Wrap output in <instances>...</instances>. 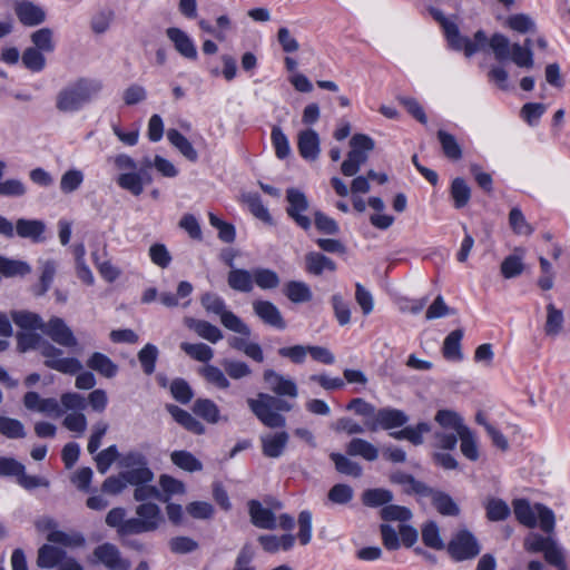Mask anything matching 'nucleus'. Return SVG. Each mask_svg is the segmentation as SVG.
<instances>
[{
    "label": "nucleus",
    "instance_id": "nucleus-34",
    "mask_svg": "<svg viewBox=\"0 0 570 570\" xmlns=\"http://www.w3.org/2000/svg\"><path fill=\"white\" fill-rule=\"evenodd\" d=\"M459 441L463 456L470 461H478L480 458L478 438L469 426L459 435Z\"/></svg>",
    "mask_w": 570,
    "mask_h": 570
},
{
    "label": "nucleus",
    "instance_id": "nucleus-41",
    "mask_svg": "<svg viewBox=\"0 0 570 570\" xmlns=\"http://www.w3.org/2000/svg\"><path fill=\"white\" fill-rule=\"evenodd\" d=\"M180 348L193 360L198 362H209L214 357V351L210 346L204 343H187L183 342Z\"/></svg>",
    "mask_w": 570,
    "mask_h": 570
},
{
    "label": "nucleus",
    "instance_id": "nucleus-3",
    "mask_svg": "<svg viewBox=\"0 0 570 570\" xmlns=\"http://www.w3.org/2000/svg\"><path fill=\"white\" fill-rule=\"evenodd\" d=\"M434 421L438 430L433 432V446L440 450L451 451L456 448L459 435L468 428L463 417L453 410H439Z\"/></svg>",
    "mask_w": 570,
    "mask_h": 570
},
{
    "label": "nucleus",
    "instance_id": "nucleus-56",
    "mask_svg": "<svg viewBox=\"0 0 570 570\" xmlns=\"http://www.w3.org/2000/svg\"><path fill=\"white\" fill-rule=\"evenodd\" d=\"M31 267L22 261L9 259L0 256V272L4 276H23L30 273Z\"/></svg>",
    "mask_w": 570,
    "mask_h": 570
},
{
    "label": "nucleus",
    "instance_id": "nucleus-25",
    "mask_svg": "<svg viewBox=\"0 0 570 570\" xmlns=\"http://www.w3.org/2000/svg\"><path fill=\"white\" fill-rule=\"evenodd\" d=\"M346 453L351 456H361L366 461H375L379 458V449L368 441L354 438L346 445Z\"/></svg>",
    "mask_w": 570,
    "mask_h": 570
},
{
    "label": "nucleus",
    "instance_id": "nucleus-18",
    "mask_svg": "<svg viewBox=\"0 0 570 570\" xmlns=\"http://www.w3.org/2000/svg\"><path fill=\"white\" fill-rule=\"evenodd\" d=\"M248 510L252 523L266 530H274L277 527V519L272 510L264 508L257 500L248 502Z\"/></svg>",
    "mask_w": 570,
    "mask_h": 570
},
{
    "label": "nucleus",
    "instance_id": "nucleus-8",
    "mask_svg": "<svg viewBox=\"0 0 570 570\" xmlns=\"http://www.w3.org/2000/svg\"><path fill=\"white\" fill-rule=\"evenodd\" d=\"M40 354L45 357V365L63 374H76L82 370L78 358L63 357V352L50 343L39 346Z\"/></svg>",
    "mask_w": 570,
    "mask_h": 570
},
{
    "label": "nucleus",
    "instance_id": "nucleus-39",
    "mask_svg": "<svg viewBox=\"0 0 570 570\" xmlns=\"http://www.w3.org/2000/svg\"><path fill=\"white\" fill-rule=\"evenodd\" d=\"M511 47L510 40L502 33L497 32L489 40V48L499 61L511 59Z\"/></svg>",
    "mask_w": 570,
    "mask_h": 570
},
{
    "label": "nucleus",
    "instance_id": "nucleus-26",
    "mask_svg": "<svg viewBox=\"0 0 570 570\" xmlns=\"http://www.w3.org/2000/svg\"><path fill=\"white\" fill-rule=\"evenodd\" d=\"M391 482L403 487L404 492L415 493L419 495H430L431 488L425 483L415 480L411 474L404 472H395L391 475Z\"/></svg>",
    "mask_w": 570,
    "mask_h": 570
},
{
    "label": "nucleus",
    "instance_id": "nucleus-51",
    "mask_svg": "<svg viewBox=\"0 0 570 570\" xmlns=\"http://www.w3.org/2000/svg\"><path fill=\"white\" fill-rule=\"evenodd\" d=\"M122 478L127 484L139 485L142 483H150L154 480V473L147 465L138 466L122 472Z\"/></svg>",
    "mask_w": 570,
    "mask_h": 570
},
{
    "label": "nucleus",
    "instance_id": "nucleus-38",
    "mask_svg": "<svg viewBox=\"0 0 570 570\" xmlns=\"http://www.w3.org/2000/svg\"><path fill=\"white\" fill-rule=\"evenodd\" d=\"M563 313L557 308L554 304L547 305V320L544 324V333L548 336H557L563 328Z\"/></svg>",
    "mask_w": 570,
    "mask_h": 570
},
{
    "label": "nucleus",
    "instance_id": "nucleus-15",
    "mask_svg": "<svg viewBox=\"0 0 570 570\" xmlns=\"http://www.w3.org/2000/svg\"><path fill=\"white\" fill-rule=\"evenodd\" d=\"M13 8L19 21L23 26L35 27L46 20L45 10L31 1H16Z\"/></svg>",
    "mask_w": 570,
    "mask_h": 570
},
{
    "label": "nucleus",
    "instance_id": "nucleus-17",
    "mask_svg": "<svg viewBox=\"0 0 570 570\" xmlns=\"http://www.w3.org/2000/svg\"><path fill=\"white\" fill-rule=\"evenodd\" d=\"M166 36L173 42L177 52L184 58L196 60L197 49L190 37L179 28L170 27L166 30Z\"/></svg>",
    "mask_w": 570,
    "mask_h": 570
},
{
    "label": "nucleus",
    "instance_id": "nucleus-22",
    "mask_svg": "<svg viewBox=\"0 0 570 570\" xmlns=\"http://www.w3.org/2000/svg\"><path fill=\"white\" fill-rule=\"evenodd\" d=\"M46 225L42 220L20 218L16 223V233L22 238H29L33 243H40L43 238Z\"/></svg>",
    "mask_w": 570,
    "mask_h": 570
},
{
    "label": "nucleus",
    "instance_id": "nucleus-29",
    "mask_svg": "<svg viewBox=\"0 0 570 570\" xmlns=\"http://www.w3.org/2000/svg\"><path fill=\"white\" fill-rule=\"evenodd\" d=\"M167 139L186 159L193 163L197 161L198 153L191 142L177 129H168Z\"/></svg>",
    "mask_w": 570,
    "mask_h": 570
},
{
    "label": "nucleus",
    "instance_id": "nucleus-64",
    "mask_svg": "<svg viewBox=\"0 0 570 570\" xmlns=\"http://www.w3.org/2000/svg\"><path fill=\"white\" fill-rule=\"evenodd\" d=\"M487 517L491 521H501L509 517L510 508L500 499H491L487 503Z\"/></svg>",
    "mask_w": 570,
    "mask_h": 570
},
{
    "label": "nucleus",
    "instance_id": "nucleus-7",
    "mask_svg": "<svg viewBox=\"0 0 570 570\" xmlns=\"http://www.w3.org/2000/svg\"><path fill=\"white\" fill-rule=\"evenodd\" d=\"M136 518H130L126 527L134 534L147 533L157 530L163 522L160 508L156 503L146 502L136 508Z\"/></svg>",
    "mask_w": 570,
    "mask_h": 570
},
{
    "label": "nucleus",
    "instance_id": "nucleus-4",
    "mask_svg": "<svg viewBox=\"0 0 570 570\" xmlns=\"http://www.w3.org/2000/svg\"><path fill=\"white\" fill-rule=\"evenodd\" d=\"M513 512L517 520L528 528H535L539 524L540 529L548 534L554 531V512L544 504L531 505L527 500L518 499L513 501Z\"/></svg>",
    "mask_w": 570,
    "mask_h": 570
},
{
    "label": "nucleus",
    "instance_id": "nucleus-49",
    "mask_svg": "<svg viewBox=\"0 0 570 570\" xmlns=\"http://www.w3.org/2000/svg\"><path fill=\"white\" fill-rule=\"evenodd\" d=\"M393 500V494L386 489H370L363 492L362 501L366 507L376 508L387 504Z\"/></svg>",
    "mask_w": 570,
    "mask_h": 570
},
{
    "label": "nucleus",
    "instance_id": "nucleus-23",
    "mask_svg": "<svg viewBox=\"0 0 570 570\" xmlns=\"http://www.w3.org/2000/svg\"><path fill=\"white\" fill-rule=\"evenodd\" d=\"M166 409L170 413L173 419L187 431L197 435H202L205 433L206 429L204 424L199 422L195 416H193L189 412L174 404L167 405Z\"/></svg>",
    "mask_w": 570,
    "mask_h": 570
},
{
    "label": "nucleus",
    "instance_id": "nucleus-50",
    "mask_svg": "<svg viewBox=\"0 0 570 570\" xmlns=\"http://www.w3.org/2000/svg\"><path fill=\"white\" fill-rule=\"evenodd\" d=\"M438 138L442 146V150L448 158L453 159V160L461 159L462 149L453 135H451L444 130H439Z\"/></svg>",
    "mask_w": 570,
    "mask_h": 570
},
{
    "label": "nucleus",
    "instance_id": "nucleus-2",
    "mask_svg": "<svg viewBox=\"0 0 570 570\" xmlns=\"http://www.w3.org/2000/svg\"><path fill=\"white\" fill-rule=\"evenodd\" d=\"M253 414L267 428L278 429L286 425V419L279 411L289 412L293 405L268 393H258L256 399H247Z\"/></svg>",
    "mask_w": 570,
    "mask_h": 570
},
{
    "label": "nucleus",
    "instance_id": "nucleus-24",
    "mask_svg": "<svg viewBox=\"0 0 570 570\" xmlns=\"http://www.w3.org/2000/svg\"><path fill=\"white\" fill-rule=\"evenodd\" d=\"M305 269L312 275L320 276L325 271H336V264L333 259L321 253L311 252L305 255Z\"/></svg>",
    "mask_w": 570,
    "mask_h": 570
},
{
    "label": "nucleus",
    "instance_id": "nucleus-55",
    "mask_svg": "<svg viewBox=\"0 0 570 570\" xmlns=\"http://www.w3.org/2000/svg\"><path fill=\"white\" fill-rule=\"evenodd\" d=\"M21 60L23 66L33 72L41 71L46 66L43 52L32 47H29L23 51Z\"/></svg>",
    "mask_w": 570,
    "mask_h": 570
},
{
    "label": "nucleus",
    "instance_id": "nucleus-63",
    "mask_svg": "<svg viewBox=\"0 0 570 570\" xmlns=\"http://www.w3.org/2000/svg\"><path fill=\"white\" fill-rule=\"evenodd\" d=\"M118 458L120 459V455L116 445L100 451L95 458L97 470L102 474L106 473Z\"/></svg>",
    "mask_w": 570,
    "mask_h": 570
},
{
    "label": "nucleus",
    "instance_id": "nucleus-44",
    "mask_svg": "<svg viewBox=\"0 0 570 570\" xmlns=\"http://www.w3.org/2000/svg\"><path fill=\"white\" fill-rule=\"evenodd\" d=\"M423 543L434 550H443L445 544L440 535V529L434 521H430L422 527Z\"/></svg>",
    "mask_w": 570,
    "mask_h": 570
},
{
    "label": "nucleus",
    "instance_id": "nucleus-9",
    "mask_svg": "<svg viewBox=\"0 0 570 570\" xmlns=\"http://www.w3.org/2000/svg\"><path fill=\"white\" fill-rule=\"evenodd\" d=\"M481 551L476 538L468 530L455 533L448 544V552L455 561L471 560Z\"/></svg>",
    "mask_w": 570,
    "mask_h": 570
},
{
    "label": "nucleus",
    "instance_id": "nucleus-30",
    "mask_svg": "<svg viewBox=\"0 0 570 570\" xmlns=\"http://www.w3.org/2000/svg\"><path fill=\"white\" fill-rule=\"evenodd\" d=\"M193 412L209 424H216L222 420L218 406L209 399H197Z\"/></svg>",
    "mask_w": 570,
    "mask_h": 570
},
{
    "label": "nucleus",
    "instance_id": "nucleus-1",
    "mask_svg": "<svg viewBox=\"0 0 570 570\" xmlns=\"http://www.w3.org/2000/svg\"><path fill=\"white\" fill-rule=\"evenodd\" d=\"M104 83L95 78H79L63 87L56 96V108L63 114H72L96 99Z\"/></svg>",
    "mask_w": 570,
    "mask_h": 570
},
{
    "label": "nucleus",
    "instance_id": "nucleus-13",
    "mask_svg": "<svg viewBox=\"0 0 570 570\" xmlns=\"http://www.w3.org/2000/svg\"><path fill=\"white\" fill-rule=\"evenodd\" d=\"M42 332L61 346L75 347L78 344L72 331L59 317H52L43 324Z\"/></svg>",
    "mask_w": 570,
    "mask_h": 570
},
{
    "label": "nucleus",
    "instance_id": "nucleus-42",
    "mask_svg": "<svg viewBox=\"0 0 570 570\" xmlns=\"http://www.w3.org/2000/svg\"><path fill=\"white\" fill-rule=\"evenodd\" d=\"M243 202L248 206L250 213L264 223L272 224L268 209L264 206L257 194L248 193L243 195Z\"/></svg>",
    "mask_w": 570,
    "mask_h": 570
},
{
    "label": "nucleus",
    "instance_id": "nucleus-54",
    "mask_svg": "<svg viewBox=\"0 0 570 570\" xmlns=\"http://www.w3.org/2000/svg\"><path fill=\"white\" fill-rule=\"evenodd\" d=\"M509 224L512 230L518 235L530 236L533 227L527 222L520 208L513 207L509 213Z\"/></svg>",
    "mask_w": 570,
    "mask_h": 570
},
{
    "label": "nucleus",
    "instance_id": "nucleus-59",
    "mask_svg": "<svg viewBox=\"0 0 570 570\" xmlns=\"http://www.w3.org/2000/svg\"><path fill=\"white\" fill-rule=\"evenodd\" d=\"M489 40L485 32L483 30H478L474 33V39L470 40L465 37L464 43L462 45V49L466 57H471L476 51H484L489 48Z\"/></svg>",
    "mask_w": 570,
    "mask_h": 570
},
{
    "label": "nucleus",
    "instance_id": "nucleus-6",
    "mask_svg": "<svg viewBox=\"0 0 570 570\" xmlns=\"http://www.w3.org/2000/svg\"><path fill=\"white\" fill-rule=\"evenodd\" d=\"M351 150L341 165V171L346 177L355 176L368 159V154L374 149V140L363 134L354 135L350 140Z\"/></svg>",
    "mask_w": 570,
    "mask_h": 570
},
{
    "label": "nucleus",
    "instance_id": "nucleus-48",
    "mask_svg": "<svg viewBox=\"0 0 570 570\" xmlns=\"http://www.w3.org/2000/svg\"><path fill=\"white\" fill-rule=\"evenodd\" d=\"M125 517L126 510L124 508H114L106 515V523L111 528H116L119 537L134 534V532L126 530L129 519L126 520Z\"/></svg>",
    "mask_w": 570,
    "mask_h": 570
},
{
    "label": "nucleus",
    "instance_id": "nucleus-28",
    "mask_svg": "<svg viewBox=\"0 0 570 570\" xmlns=\"http://www.w3.org/2000/svg\"><path fill=\"white\" fill-rule=\"evenodd\" d=\"M462 337V330H454L445 337L442 346V354L446 360L453 362H460L463 360V354L461 351Z\"/></svg>",
    "mask_w": 570,
    "mask_h": 570
},
{
    "label": "nucleus",
    "instance_id": "nucleus-27",
    "mask_svg": "<svg viewBox=\"0 0 570 570\" xmlns=\"http://www.w3.org/2000/svg\"><path fill=\"white\" fill-rule=\"evenodd\" d=\"M87 366L107 379L116 376L118 372V365L100 352H95L90 355L87 360Z\"/></svg>",
    "mask_w": 570,
    "mask_h": 570
},
{
    "label": "nucleus",
    "instance_id": "nucleus-12",
    "mask_svg": "<svg viewBox=\"0 0 570 570\" xmlns=\"http://www.w3.org/2000/svg\"><path fill=\"white\" fill-rule=\"evenodd\" d=\"M94 556L109 570H129L131 563L121 557L119 549L112 543H102L95 548Z\"/></svg>",
    "mask_w": 570,
    "mask_h": 570
},
{
    "label": "nucleus",
    "instance_id": "nucleus-62",
    "mask_svg": "<svg viewBox=\"0 0 570 570\" xmlns=\"http://www.w3.org/2000/svg\"><path fill=\"white\" fill-rule=\"evenodd\" d=\"M222 365L226 374L233 380H240L252 374L250 367L242 361L224 360Z\"/></svg>",
    "mask_w": 570,
    "mask_h": 570
},
{
    "label": "nucleus",
    "instance_id": "nucleus-11",
    "mask_svg": "<svg viewBox=\"0 0 570 570\" xmlns=\"http://www.w3.org/2000/svg\"><path fill=\"white\" fill-rule=\"evenodd\" d=\"M263 380L275 396H287L291 399L298 396V389L294 380L272 368L264 371Z\"/></svg>",
    "mask_w": 570,
    "mask_h": 570
},
{
    "label": "nucleus",
    "instance_id": "nucleus-19",
    "mask_svg": "<svg viewBox=\"0 0 570 570\" xmlns=\"http://www.w3.org/2000/svg\"><path fill=\"white\" fill-rule=\"evenodd\" d=\"M289 435L282 431L277 433H268L261 436L262 451L267 458H279L287 445Z\"/></svg>",
    "mask_w": 570,
    "mask_h": 570
},
{
    "label": "nucleus",
    "instance_id": "nucleus-37",
    "mask_svg": "<svg viewBox=\"0 0 570 570\" xmlns=\"http://www.w3.org/2000/svg\"><path fill=\"white\" fill-rule=\"evenodd\" d=\"M429 497H431L433 505L441 514H443V515H458L459 514L460 509L449 494L431 489V493Z\"/></svg>",
    "mask_w": 570,
    "mask_h": 570
},
{
    "label": "nucleus",
    "instance_id": "nucleus-43",
    "mask_svg": "<svg viewBox=\"0 0 570 570\" xmlns=\"http://www.w3.org/2000/svg\"><path fill=\"white\" fill-rule=\"evenodd\" d=\"M330 458L334 462L337 472L354 478L361 476L362 466L357 462L352 461L351 459L341 453H331Z\"/></svg>",
    "mask_w": 570,
    "mask_h": 570
},
{
    "label": "nucleus",
    "instance_id": "nucleus-16",
    "mask_svg": "<svg viewBox=\"0 0 570 570\" xmlns=\"http://www.w3.org/2000/svg\"><path fill=\"white\" fill-rule=\"evenodd\" d=\"M374 416L375 422L367 425V429L372 432L376 431L379 426L390 430L402 426L407 422L405 413L395 409H382L375 412Z\"/></svg>",
    "mask_w": 570,
    "mask_h": 570
},
{
    "label": "nucleus",
    "instance_id": "nucleus-53",
    "mask_svg": "<svg viewBox=\"0 0 570 570\" xmlns=\"http://www.w3.org/2000/svg\"><path fill=\"white\" fill-rule=\"evenodd\" d=\"M451 196L455 208L464 207L471 197V189L462 178H455L451 185Z\"/></svg>",
    "mask_w": 570,
    "mask_h": 570
},
{
    "label": "nucleus",
    "instance_id": "nucleus-35",
    "mask_svg": "<svg viewBox=\"0 0 570 570\" xmlns=\"http://www.w3.org/2000/svg\"><path fill=\"white\" fill-rule=\"evenodd\" d=\"M63 557L65 551L60 548L50 544H43L38 550L37 564L40 568H53L59 566Z\"/></svg>",
    "mask_w": 570,
    "mask_h": 570
},
{
    "label": "nucleus",
    "instance_id": "nucleus-32",
    "mask_svg": "<svg viewBox=\"0 0 570 570\" xmlns=\"http://www.w3.org/2000/svg\"><path fill=\"white\" fill-rule=\"evenodd\" d=\"M283 291L285 296L295 304L307 303L313 297L309 286L301 281L286 283Z\"/></svg>",
    "mask_w": 570,
    "mask_h": 570
},
{
    "label": "nucleus",
    "instance_id": "nucleus-45",
    "mask_svg": "<svg viewBox=\"0 0 570 570\" xmlns=\"http://www.w3.org/2000/svg\"><path fill=\"white\" fill-rule=\"evenodd\" d=\"M117 184L120 188L128 190L135 196H139L144 191V178L135 171L120 174L117 178Z\"/></svg>",
    "mask_w": 570,
    "mask_h": 570
},
{
    "label": "nucleus",
    "instance_id": "nucleus-5",
    "mask_svg": "<svg viewBox=\"0 0 570 570\" xmlns=\"http://www.w3.org/2000/svg\"><path fill=\"white\" fill-rule=\"evenodd\" d=\"M523 547L528 552H543L544 560L556 567L558 570H567L564 554L558 542L549 534L543 537L539 533H529L523 541Z\"/></svg>",
    "mask_w": 570,
    "mask_h": 570
},
{
    "label": "nucleus",
    "instance_id": "nucleus-31",
    "mask_svg": "<svg viewBox=\"0 0 570 570\" xmlns=\"http://www.w3.org/2000/svg\"><path fill=\"white\" fill-rule=\"evenodd\" d=\"M511 52V60L521 68L533 67V52H532V40L527 38L523 45L513 43Z\"/></svg>",
    "mask_w": 570,
    "mask_h": 570
},
{
    "label": "nucleus",
    "instance_id": "nucleus-57",
    "mask_svg": "<svg viewBox=\"0 0 570 570\" xmlns=\"http://www.w3.org/2000/svg\"><path fill=\"white\" fill-rule=\"evenodd\" d=\"M158 356V350L155 345L148 343L138 353V360L141 364L142 371L147 375L155 372V365Z\"/></svg>",
    "mask_w": 570,
    "mask_h": 570
},
{
    "label": "nucleus",
    "instance_id": "nucleus-20",
    "mask_svg": "<svg viewBox=\"0 0 570 570\" xmlns=\"http://www.w3.org/2000/svg\"><path fill=\"white\" fill-rule=\"evenodd\" d=\"M299 155L304 159L315 160L320 155V137L313 129H306L298 134L297 142Z\"/></svg>",
    "mask_w": 570,
    "mask_h": 570
},
{
    "label": "nucleus",
    "instance_id": "nucleus-47",
    "mask_svg": "<svg viewBox=\"0 0 570 570\" xmlns=\"http://www.w3.org/2000/svg\"><path fill=\"white\" fill-rule=\"evenodd\" d=\"M253 279L254 283L262 289H274L281 284V279L277 273L269 268L254 269Z\"/></svg>",
    "mask_w": 570,
    "mask_h": 570
},
{
    "label": "nucleus",
    "instance_id": "nucleus-10",
    "mask_svg": "<svg viewBox=\"0 0 570 570\" xmlns=\"http://www.w3.org/2000/svg\"><path fill=\"white\" fill-rule=\"evenodd\" d=\"M286 199L288 207L286 209L287 215L303 229L307 230L312 222L303 213L308 209V200L304 193L296 188H288L286 190Z\"/></svg>",
    "mask_w": 570,
    "mask_h": 570
},
{
    "label": "nucleus",
    "instance_id": "nucleus-52",
    "mask_svg": "<svg viewBox=\"0 0 570 570\" xmlns=\"http://www.w3.org/2000/svg\"><path fill=\"white\" fill-rule=\"evenodd\" d=\"M30 39L33 43L32 48L42 52H52L55 50L53 33L49 28H41L31 33Z\"/></svg>",
    "mask_w": 570,
    "mask_h": 570
},
{
    "label": "nucleus",
    "instance_id": "nucleus-14",
    "mask_svg": "<svg viewBox=\"0 0 570 570\" xmlns=\"http://www.w3.org/2000/svg\"><path fill=\"white\" fill-rule=\"evenodd\" d=\"M255 315L266 325L277 330H285L286 322L278 307L269 301L256 299L253 302Z\"/></svg>",
    "mask_w": 570,
    "mask_h": 570
},
{
    "label": "nucleus",
    "instance_id": "nucleus-33",
    "mask_svg": "<svg viewBox=\"0 0 570 570\" xmlns=\"http://www.w3.org/2000/svg\"><path fill=\"white\" fill-rule=\"evenodd\" d=\"M227 283L234 291L249 293L254 287L253 272L242 268L232 269L228 273Z\"/></svg>",
    "mask_w": 570,
    "mask_h": 570
},
{
    "label": "nucleus",
    "instance_id": "nucleus-60",
    "mask_svg": "<svg viewBox=\"0 0 570 570\" xmlns=\"http://www.w3.org/2000/svg\"><path fill=\"white\" fill-rule=\"evenodd\" d=\"M222 324L229 331L238 333L244 336L250 335V328L233 312L225 311L220 315Z\"/></svg>",
    "mask_w": 570,
    "mask_h": 570
},
{
    "label": "nucleus",
    "instance_id": "nucleus-21",
    "mask_svg": "<svg viewBox=\"0 0 570 570\" xmlns=\"http://www.w3.org/2000/svg\"><path fill=\"white\" fill-rule=\"evenodd\" d=\"M185 325L194 331L199 337L215 344L223 338L222 331L207 321L196 320L194 317H185Z\"/></svg>",
    "mask_w": 570,
    "mask_h": 570
},
{
    "label": "nucleus",
    "instance_id": "nucleus-46",
    "mask_svg": "<svg viewBox=\"0 0 570 570\" xmlns=\"http://www.w3.org/2000/svg\"><path fill=\"white\" fill-rule=\"evenodd\" d=\"M504 24L519 33H534L537 30L533 19L524 13H515L508 17Z\"/></svg>",
    "mask_w": 570,
    "mask_h": 570
},
{
    "label": "nucleus",
    "instance_id": "nucleus-61",
    "mask_svg": "<svg viewBox=\"0 0 570 570\" xmlns=\"http://www.w3.org/2000/svg\"><path fill=\"white\" fill-rule=\"evenodd\" d=\"M83 181V174L79 169L67 170L60 179V189L65 194L77 190Z\"/></svg>",
    "mask_w": 570,
    "mask_h": 570
},
{
    "label": "nucleus",
    "instance_id": "nucleus-36",
    "mask_svg": "<svg viewBox=\"0 0 570 570\" xmlns=\"http://www.w3.org/2000/svg\"><path fill=\"white\" fill-rule=\"evenodd\" d=\"M170 460L176 466L190 473L203 469V463L193 453L185 450L171 452Z\"/></svg>",
    "mask_w": 570,
    "mask_h": 570
},
{
    "label": "nucleus",
    "instance_id": "nucleus-58",
    "mask_svg": "<svg viewBox=\"0 0 570 570\" xmlns=\"http://www.w3.org/2000/svg\"><path fill=\"white\" fill-rule=\"evenodd\" d=\"M202 376L210 384L218 389H228L230 383L226 377L225 373L214 365H206L200 371Z\"/></svg>",
    "mask_w": 570,
    "mask_h": 570
},
{
    "label": "nucleus",
    "instance_id": "nucleus-40",
    "mask_svg": "<svg viewBox=\"0 0 570 570\" xmlns=\"http://www.w3.org/2000/svg\"><path fill=\"white\" fill-rule=\"evenodd\" d=\"M12 321L14 324L23 330H41L43 322L41 317L29 311H14L11 313Z\"/></svg>",
    "mask_w": 570,
    "mask_h": 570
}]
</instances>
